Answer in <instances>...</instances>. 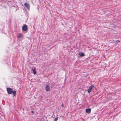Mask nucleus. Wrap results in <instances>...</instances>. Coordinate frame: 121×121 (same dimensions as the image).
Segmentation results:
<instances>
[{"label": "nucleus", "instance_id": "10", "mask_svg": "<svg viewBox=\"0 0 121 121\" xmlns=\"http://www.w3.org/2000/svg\"><path fill=\"white\" fill-rule=\"evenodd\" d=\"M16 91H12L13 94L14 96H15L16 94Z\"/></svg>", "mask_w": 121, "mask_h": 121}, {"label": "nucleus", "instance_id": "5", "mask_svg": "<svg viewBox=\"0 0 121 121\" xmlns=\"http://www.w3.org/2000/svg\"><path fill=\"white\" fill-rule=\"evenodd\" d=\"M91 109L90 108H87L86 110V112L87 113L89 114L91 113Z\"/></svg>", "mask_w": 121, "mask_h": 121}, {"label": "nucleus", "instance_id": "8", "mask_svg": "<svg viewBox=\"0 0 121 121\" xmlns=\"http://www.w3.org/2000/svg\"><path fill=\"white\" fill-rule=\"evenodd\" d=\"M23 35L21 33H20L19 34V35L17 37L18 38H22L23 36Z\"/></svg>", "mask_w": 121, "mask_h": 121}, {"label": "nucleus", "instance_id": "2", "mask_svg": "<svg viewBox=\"0 0 121 121\" xmlns=\"http://www.w3.org/2000/svg\"><path fill=\"white\" fill-rule=\"evenodd\" d=\"M7 90L9 94H10L12 93L13 90L12 89L9 88H7Z\"/></svg>", "mask_w": 121, "mask_h": 121}, {"label": "nucleus", "instance_id": "1", "mask_svg": "<svg viewBox=\"0 0 121 121\" xmlns=\"http://www.w3.org/2000/svg\"><path fill=\"white\" fill-rule=\"evenodd\" d=\"M22 29L23 31H26L28 30V29H27V25H24L22 27Z\"/></svg>", "mask_w": 121, "mask_h": 121}, {"label": "nucleus", "instance_id": "15", "mask_svg": "<svg viewBox=\"0 0 121 121\" xmlns=\"http://www.w3.org/2000/svg\"><path fill=\"white\" fill-rule=\"evenodd\" d=\"M35 99H36V97H35Z\"/></svg>", "mask_w": 121, "mask_h": 121}, {"label": "nucleus", "instance_id": "12", "mask_svg": "<svg viewBox=\"0 0 121 121\" xmlns=\"http://www.w3.org/2000/svg\"><path fill=\"white\" fill-rule=\"evenodd\" d=\"M116 43H119V42H120V41L119 40H117L116 41Z\"/></svg>", "mask_w": 121, "mask_h": 121}, {"label": "nucleus", "instance_id": "11", "mask_svg": "<svg viewBox=\"0 0 121 121\" xmlns=\"http://www.w3.org/2000/svg\"><path fill=\"white\" fill-rule=\"evenodd\" d=\"M57 120H58V118H57L56 117L55 118V120H54V121H57Z\"/></svg>", "mask_w": 121, "mask_h": 121}, {"label": "nucleus", "instance_id": "7", "mask_svg": "<svg viewBox=\"0 0 121 121\" xmlns=\"http://www.w3.org/2000/svg\"><path fill=\"white\" fill-rule=\"evenodd\" d=\"M79 55L81 56H85V54L84 53L82 52H81L79 53Z\"/></svg>", "mask_w": 121, "mask_h": 121}, {"label": "nucleus", "instance_id": "13", "mask_svg": "<svg viewBox=\"0 0 121 121\" xmlns=\"http://www.w3.org/2000/svg\"><path fill=\"white\" fill-rule=\"evenodd\" d=\"M62 107H63L64 106V105L63 104H62Z\"/></svg>", "mask_w": 121, "mask_h": 121}, {"label": "nucleus", "instance_id": "14", "mask_svg": "<svg viewBox=\"0 0 121 121\" xmlns=\"http://www.w3.org/2000/svg\"><path fill=\"white\" fill-rule=\"evenodd\" d=\"M31 112L32 113H33V111H31Z\"/></svg>", "mask_w": 121, "mask_h": 121}, {"label": "nucleus", "instance_id": "9", "mask_svg": "<svg viewBox=\"0 0 121 121\" xmlns=\"http://www.w3.org/2000/svg\"><path fill=\"white\" fill-rule=\"evenodd\" d=\"M33 71V73L34 74H36V72L35 71L36 69H32Z\"/></svg>", "mask_w": 121, "mask_h": 121}, {"label": "nucleus", "instance_id": "6", "mask_svg": "<svg viewBox=\"0 0 121 121\" xmlns=\"http://www.w3.org/2000/svg\"><path fill=\"white\" fill-rule=\"evenodd\" d=\"M46 90L48 91H49L50 89V86L48 85H47L45 87Z\"/></svg>", "mask_w": 121, "mask_h": 121}, {"label": "nucleus", "instance_id": "4", "mask_svg": "<svg viewBox=\"0 0 121 121\" xmlns=\"http://www.w3.org/2000/svg\"><path fill=\"white\" fill-rule=\"evenodd\" d=\"M24 5L27 8V9L28 10L30 9V5L27 3H25L24 4Z\"/></svg>", "mask_w": 121, "mask_h": 121}, {"label": "nucleus", "instance_id": "3", "mask_svg": "<svg viewBox=\"0 0 121 121\" xmlns=\"http://www.w3.org/2000/svg\"><path fill=\"white\" fill-rule=\"evenodd\" d=\"M94 87V86L93 85H92L90 86L89 89L87 90V91L88 93H90L91 92Z\"/></svg>", "mask_w": 121, "mask_h": 121}]
</instances>
